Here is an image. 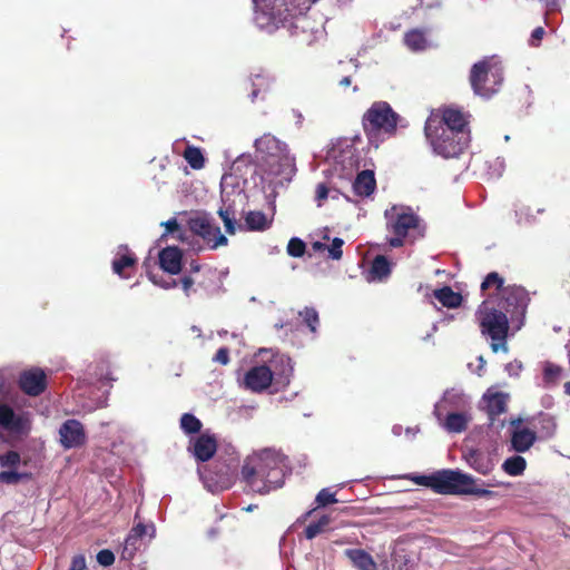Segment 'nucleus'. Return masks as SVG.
<instances>
[{
	"instance_id": "obj_1",
	"label": "nucleus",
	"mask_w": 570,
	"mask_h": 570,
	"mask_svg": "<svg viewBox=\"0 0 570 570\" xmlns=\"http://www.w3.org/2000/svg\"><path fill=\"white\" fill-rule=\"evenodd\" d=\"M288 468L286 455L263 449L246 456L240 478L247 491L265 495L283 487Z\"/></svg>"
},
{
	"instance_id": "obj_2",
	"label": "nucleus",
	"mask_w": 570,
	"mask_h": 570,
	"mask_svg": "<svg viewBox=\"0 0 570 570\" xmlns=\"http://www.w3.org/2000/svg\"><path fill=\"white\" fill-rule=\"evenodd\" d=\"M255 148L267 175L289 180L296 173L295 158L291 156L287 145L275 136L264 134L255 140Z\"/></svg>"
},
{
	"instance_id": "obj_3",
	"label": "nucleus",
	"mask_w": 570,
	"mask_h": 570,
	"mask_svg": "<svg viewBox=\"0 0 570 570\" xmlns=\"http://www.w3.org/2000/svg\"><path fill=\"white\" fill-rule=\"evenodd\" d=\"M400 115L386 101H374L362 117V127L371 144L382 142L396 134Z\"/></svg>"
},
{
	"instance_id": "obj_4",
	"label": "nucleus",
	"mask_w": 570,
	"mask_h": 570,
	"mask_svg": "<svg viewBox=\"0 0 570 570\" xmlns=\"http://www.w3.org/2000/svg\"><path fill=\"white\" fill-rule=\"evenodd\" d=\"M424 131L433 150L444 158L459 157L469 141V132H455L448 128L443 129L440 120L436 118L426 119Z\"/></svg>"
},
{
	"instance_id": "obj_5",
	"label": "nucleus",
	"mask_w": 570,
	"mask_h": 570,
	"mask_svg": "<svg viewBox=\"0 0 570 570\" xmlns=\"http://www.w3.org/2000/svg\"><path fill=\"white\" fill-rule=\"evenodd\" d=\"M478 315L481 333L492 340V351L494 353H498L499 350L507 352V337L511 321L507 313L490 307L487 302H483L478 309Z\"/></svg>"
},
{
	"instance_id": "obj_6",
	"label": "nucleus",
	"mask_w": 570,
	"mask_h": 570,
	"mask_svg": "<svg viewBox=\"0 0 570 570\" xmlns=\"http://www.w3.org/2000/svg\"><path fill=\"white\" fill-rule=\"evenodd\" d=\"M412 480L415 484L430 488L440 494H463L471 491L466 488L471 484V476L453 470H442L430 475H415Z\"/></svg>"
},
{
	"instance_id": "obj_7",
	"label": "nucleus",
	"mask_w": 570,
	"mask_h": 570,
	"mask_svg": "<svg viewBox=\"0 0 570 570\" xmlns=\"http://www.w3.org/2000/svg\"><path fill=\"white\" fill-rule=\"evenodd\" d=\"M503 82L502 68L484 59L474 63L470 71V83L475 95L490 98L500 90Z\"/></svg>"
},
{
	"instance_id": "obj_8",
	"label": "nucleus",
	"mask_w": 570,
	"mask_h": 570,
	"mask_svg": "<svg viewBox=\"0 0 570 570\" xmlns=\"http://www.w3.org/2000/svg\"><path fill=\"white\" fill-rule=\"evenodd\" d=\"M386 230L392 236L387 238V244L392 248L402 247L411 230L420 225V217L410 207L393 206L385 212Z\"/></svg>"
},
{
	"instance_id": "obj_9",
	"label": "nucleus",
	"mask_w": 570,
	"mask_h": 570,
	"mask_svg": "<svg viewBox=\"0 0 570 570\" xmlns=\"http://www.w3.org/2000/svg\"><path fill=\"white\" fill-rule=\"evenodd\" d=\"M297 6L291 0H264L255 13V21L262 29L292 26L297 13Z\"/></svg>"
},
{
	"instance_id": "obj_10",
	"label": "nucleus",
	"mask_w": 570,
	"mask_h": 570,
	"mask_svg": "<svg viewBox=\"0 0 570 570\" xmlns=\"http://www.w3.org/2000/svg\"><path fill=\"white\" fill-rule=\"evenodd\" d=\"M530 302L529 293L522 286L509 285L498 294V309L503 311L511 322H518V328L523 324Z\"/></svg>"
},
{
	"instance_id": "obj_11",
	"label": "nucleus",
	"mask_w": 570,
	"mask_h": 570,
	"mask_svg": "<svg viewBox=\"0 0 570 570\" xmlns=\"http://www.w3.org/2000/svg\"><path fill=\"white\" fill-rule=\"evenodd\" d=\"M187 227L193 237L202 238L203 242L210 249H217L220 246H226L228 239L222 234L220 227L214 224L205 213H197L187 219Z\"/></svg>"
},
{
	"instance_id": "obj_12",
	"label": "nucleus",
	"mask_w": 570,
	"mask_h": 570,
	"mask_svg": "<svg viewBox=\"0 0 570 570\" xmlns=\"http://www.w3.org/2000/svg\"><path fill=\"white\" fill-rule=\"evenodd\" d=\"M21 463V455L16 450H7L0 452V483L7 485H16L23 481L32 480L31 472H19L18 468Z\"/></svg>"
},
{
	"instance_id": "obj_13",
	"label": "nucleus",
	"mask_w": 570,
	"mask_h": 570,
	"mask_svg": "<svg viewBox=\"0 0 570 570\" xmlns=\"http://www.w3.org/2000/svg\"><path fill=\"white\" fill-rule=\"evenodd\" d=\"M0 428L9 432L12 436L22 439L31 431V420L28 413H16L10 405L1 403Z\"/></svg>"
},
{
	"instance_id": "obj_14",
	"label": "nucleus",
	"mask_w": 570,
	"mask_h": 570,
	"mask_svg": "<svg viewBox=\"0 0 570 570\" xmlns=\"http://www.w3.org/2000/svg\"><path fill=\"white\" fill-rule=\"evenodd\" d=\"M19 389L29 396H39L47 389V375L40 367H32L20 373Z\"/></svg>"
},
{
	"instance_id": "obj_15",
	"label": "nucleus",
	"mask_w": 570,
	"mask_h": 570,
	"mask_svg": "<svg viewBox=\"0 0 570 570\" xmlns=\"http://www.w3.org/2000/svg\"><path fill=\"white\" fill-rule=\"evenodd\" d=\"M59 435L65 449L80 448L86 443L83 425L75 419H69L61 424Z\"/></svg>"
},
{
	"instance_id": "obj_16",
	"label": "nucleus",
	"mask_w": 570,
	"mask_h": 570,
	"mask_svg": "<svg viewBox=\"0 0 570 570\" xmlns=\"http://www.w3.org/2000/svg\"><path fill=\"white\" fill-rule=\"evenodd\" d=\"M429 118H436L443 129L448 128L455 132H468V116L460 109L446 107Z\"/></svg>"
},
{
	"instance_id": "obj_17",
	"label": "nucleus",
	"mask_w": 570,
	"mask_h": 570,
	"mask_svg": "<svg viewBox=\"0 0 570 570\" xmlns=\"http://www.w3.org/2000/svg\"><path fill=\"white\" fill-rule=\"evenodd\" d=\"M273 382V372L267 365L250 367L244 376V385L247 390L261 393L268 389Z\"/></svg>"
},
{
	"instance_id": "obj_18",
	"label": "nucleus",
	"mask_w": 570,
	"mask_h": 570,
	"mask_svg": "<svg viewBox=\"0 0 570 570\" xmlns=\"http://www.w3.org/2000/svg\"><path fill=\"white\" fill-rule=\"evenodd\" d=\"M158 261L164 272L177 275L183 268V252L177 246H167L159 252Z\"/></svg>"
},
{
	"instance_id": "obj_19",
	"label": "nucleus",
	"mask_w": 570,
	"mask_h": 570,
	"mask_svg": "<svg viewBox=\"0 0 570 570\" xmlns=\"http://www.w3.org/2000/svg\"><path fill=\"white\" fill-rule=\"evenodd\" d=\"M191 451L197 461H209L217 451V440L214 435L203 433L194 439Z\"/></svg>"
},
{
	"instance_id": "obj_20",
	"label": "nucleus",
	"mask_w": 570,
	"mask_h": 570,
	"mask_svg": "<svg viewBox=\"0 0 570 570\" xmlns=\"http://www.w3.org/2000/svg\"><path fill=\"white\" fill-rule=\"evenodd\" d=\"M376 188V179L373 170L360 171L353 183V190L360 197L371 196Z\"/></svg>"
},
{
	"instance_id": "obj_21",
	"label": "nucleus",
	"mask_w": 570,
	"mask_h": 570,
	"mask_svg": "<svg viewBox=\"0 0 570 570\" xmlns=\"http://www.w3.org/2000/svg\"><path fill=\"white\" fill-rule=\"evenodd\" d=\"M483 400L491 422L500 414L507 412V394L502 392L489 393L483 396Z\"/></svg>"
},
{
	"instance_id": "obj_22",
	"label": "nucleus",
	"mask_w": 570,
	"mask_h": 570,
	"mask_svg": "<svg viewBox=\"0 0 570 570\" xmlns=\"http://www.w3.org/2000/svg\"><path fill=\"white\" fill-rule=\"evenodd\" d=\"M537 440V432L528 428L517 429L512 432L511 444L514 451L523 453L528 451Z\"/></svg>"
},
{
	"instance_id": "obj_23",
	"label": "nucleus",
	"mask_w": 570,
	"mask_h": 570,
	"mask_svg": "<svg viewBox=\"0 0 570 570\" xmlns=\"http://www.w3.org/2000/svg\"><path fill=\"white\" fill-rule=\"evenodd\" d=\"M344 554L350 559L353 567L358 570H376L377 566L373 557L364 549H346Z\"/></svg>"
},
{
	"instance_id": "obj_24",
	"label": "nucleus",
	"mask_w": 570,
	"mask_h": 570,
	"mask_svg": "<svg viewBox=\"0 0 570 570\" xmlns=\"http://www.w3.org/2000/svg\"><path fill=\"white\" fill-rule=\"evenodd\" d=\"M433 297L448 308H456L462 304L463 301L462 295L458 292H454L450 286H443L441 288L434 289Z\"/></svg>"
},
{
	"instance_id": "obj_25",
	"label": "nucleus",
	"mask_w": 570,
	"mask_h": 570,
	"mask_svg": "<svg viewBox=\"0 0 570 570\" xmlns=\"http://www.w3.org/2000/svg\"><path fill=\"white\" fill-rule=\"evenodd\" d=\"M530 423L538 430L541 439H549L556 432L557 424L550 414L540 413L538 416L533 417Z\"/></svg>"
},
{
	"instance_id": "obj_26",
	"label": "nucleus",
	"mask_w": 570,
	"mask_h": 570,
	"mask_svg": "<svg viewBox=\"0 0 570 570\" xmlns=\"http://www.w3.org/2000/svg\"><path fill=\"white\" fill-rule=\"evenodd\" d=\"M404 43L412 51H421L426 49L428 39L425 31L422 29H411L404 35Z\"/></svg>"
},
{
	"instance_id": "obj_27",
	"label": "nucleus",
	"mask_w": 570,
	"mask_h": 570,
	"mask_svg": "<svg viewBox=\"0 0 570 570\" xmlns=\"http://www.w3.org/2000/svg\"><path fill=\"white\" fill-rule=\"evenodd\" d=\"M469 420L463 412H452L446 415L444 426L449 432L461 433L466 430Z\"/></svg>"
},
{
	"instance_id": "obj_28",
	"label": "nucleus",
	"mask_w": 570,
	"mask_h": 570,
	"mask_svg": "<svg viewBox=\"0 0 570 570\" xmlns=\"http://www.w3.org/2000/svg\"><path fill=\"white\" fill-rule=\"evenodd\" d=\"M371 275L373 279L382 281L391 274V263L384 255H377L371 265Z\"/></svg>"
},
{
	"instance_id": "obj_29",
	"label": "nucleus",
	"mask_w": 570,
	"mask_h": 570,
	"mask_svg": "<svg viewBox=\"0 0 570 570\" xmlns=\"http://www.w3.org/2000/svg\"><path fill=\"white\" fill-rule=\"evenodd\" d=\"M245 223L249 230L263 232L271 226V222L267 219L266 215L259 210H252L247 213Z\"/></svg>"
},
{
	"instance_id": "obj_30",
	"label": "nucleus",
	"mask_w": 570,
	"mask_h": 570,
	"mask_svg": "<svg viewBox=\"0 0 570 570\" xmlns=\"http://www.w3.org/2000/svg\"><path fill=\"white\" fill-rule=\"evenodd\" d=\"M273 81L269 77L265 75H255L252 78V100L254 101L257 99L261 94L265 95L266 92L271 91Z\"/></svg>"
},
{
	"instance_id": "obj_31",
	"label": "nucleus",
	"mask_w": 570,
	"mask_h": 570,
	"mask_svg": "<svg viewBox=\"0 0 570 570\" xmlns=\"http://www.w3.org/2000/svg\"><path fill=\"white\" fill-rule=\"evenodd\" d=\"M183 157L193 169H202L205 166V158L200 148L187 146L183 153Z\"/></svg>"
},
{
	"instance_id": "obj_32",
	"label": "nucleus",
	"mask_w": 570,
	"mask_h": 570,
	"mask_svg": "<svg viewBox=\"0 0 570 570\" xmlns=\"http://www.w3.org/2000/svg\"><path fill=\"white\" fill-rule=\"evenodd\" d=\"M331 523L330 515H322L316 522L309 523L305 530V538L308 540L314 539L318 534L323 533Z\"/></svg>"
},
{
	"instance_id": "obj_33",
	"label": "nucleus",
	"mask_w": 570,
	"mask_h": 570,
	"mask_svg": "<svg viewBox=\"0 0 570 570\" xmlns=\"http://www.w3.org/2000/svg\"><path fill=\"white\" fill-rule=\"evenodd\" d=\"M502 466L508 474L517 476L523 473L527 462L524 458L515 455L507 459Z\"/></svg>"
},
{
	"instance_id": "obj_34",
	"label": "nucleus",
	"mask_w": 570,
	"mask_h": 570,
	"mask_svg": "<svg viewBox=\"0 0 570 570\" xmlns=\"http://www.w3.org/2000/svg\"><path fill=\"white\" fill-rule=\"evenodd\" d=\"M202 422L191 413H184L180 417V429L186 434H196L202 430Z\"/></svg>"
},
{
	"instance_id": "obj_35",
	"label": "nucleus",
	"mask_w": 570,
	"mask_h": 570,
	"mask_svg": "<svg viewBox=\"0 0 570 570\" xmlns=\"http://www.w3.org/2000/svg\"><path fill=\"white\" fill-rule=\"evenodd\" d=\"M563 370L561 366L551 363L546 362L543 367V382L546 385H556L562 374Z\"/></svg>"
},
{
	"instance_id": "obj_36",
	"label": "nucleus",
	"mask_w": 570,
	"mask_h": 570,
	"mask_svg": "<svg viewBox=\"0 0 570 570\" xmlns=\"http://www.w3.org/2000/svg\"><path fill=\"white\" fill-rule=\"evenodd\" d=\"M299 316L303 318L304 324L309 328L312 333H316L317 326L320 325L318 313L314 307H305L299 312Z\"/></svg>"
},
{
	"instance_id": "obj_37",
	"label": "nucleus",
	"mask_w": 570,
	"mask_h": 570,
	"mask_svg": "<svg viewBox=\"0 0 570 570\" xmlns=\"http://www.w3.org/2000/svg\"><path fill=\"white\" fill-rule=\"evenodd\" d=\"M469 461L473 469L482 474H488L492 469L491 462L476 451L470 454Z\"/></svg>"
},
{
	"instance_id": "obj_38",
	"label": "nucleus",
	"mask_w": 570,
	"mask_h": 570,
	"mask_svg": "<svg viewBox=\"0 0 570 570\" xmlns=\"http://www.w3.org/2000/svg\"><path fill=\"white\" fill-rule=\"evenodd\" d=\"M503 284L504 279L497 272H491L483 279L481 284V291L485 292L490 287L494 286L499 291V293H501V289L505 287L503 286Z\"/></svg>"
},
{
	"instance_id": "obj_39",
	"label": "nucleus",
	"mask_w": 570,
	"mask_h": 570,
	"mask_svg": "<svg viewBox=\"0 0 570 570\" xmlns=\"http://www.w3.org/2000/svg\"><path fill=\"white\" fill-rule=\"evenodd\" d=\"M136 264V258L130 255H122L112 262V271L119 276H124V269Z\"/></svg>"
},
{
	"instance_id": "obj_40",
	"label": "nucleus",
	"mask_w": 570,
	"mask_h": 570,
	"mask_svg": "<svg viewBox=\"0 0 570 570\" xmlns=\"http://www.w3.org/2000/svg\"><path fill=\"white\" fill-rule=\"evenodd\" d=\"M286 249L289 256L298 258L305 254L306 244L298 237H292Z\"/></svg>"
},
{
	"instance_id": "obj_41",
	"label": "nucleus",
	"mask_w": 570,
	"mask_h": 570,
	"mask_svg": "<svg viewBox=\"0 0 570 570\" xmlns=\"http://www.w3.org/2000/svg\"><path fill=\"white\" fill-rule=\"evenodd\" d=\"M335 495H336V493L331 492L328 488L322 489L315 498V502L317 504L316 508H322V507H326L328 504L336 503L337 499Z\"/></svg>"
},
{
	"instance_id": "obj_42",
	"label": "nucleus",
	"mask_w": 570,
	"mask_h": 570,
	"mask_svg": "<svg viewBox=\"0 0 570 570\" xmlns=\"http://www.w3.org/2000/svg\"><path fill=\"white\" fill-rule=\"evenodd\" d=\"M177 233V239L180 240L183 244H187L195 252H202L204 249V246L200 245L199 240L194 239L193 234H188L186 230H183L179 228Z\"/></svg>"
},
{
	"instance_id": "obj_43",
	"label": "nucleus",
	"mask_w": 570,
	"mask_h": 570,
	"mask_svg": "<svg viewBox=\"0 0 570 570\" xmlns=\"http://www.w3.org/2000/svg\"><path fill=\"white\" fill-rule=\"evenodd\" d=\"M218 214H219V217L222 218V220L224 223L226 232L229 235H234L235 232H236V220H235V218L230 215V213L228 210L219 209Z\"/></svg>"
},
{
	"instance_id": "obj_44",
	"label": "nucleus",
	"mask_w": 570,
	"mask_h": 570,
	"mask_svg": "<svg viewBox=\"0 0 570 570\" xmlns=\"http://www.w3.org/2000/svg\"><path fill=\"white\" fill-rule=\"evenodd\" d=\"M344 245V240L340 237H335L332 240V244L330 247H326L328 249L330 257L332 259H341L343 255L342 246Z\"/></svg>"
},
{
	"instance_id": "obj_45",
	"label": "nucleus",
	"mask_w": 570,
	"mask_h": 570,
	"mask_svg": "<svg viewBox=\"0 0 570 570\" xmlns=\"http://www.w3.org/2000/svg\"><path fill=\"white\" fill-rule=\"evenodd\" d=\"M97 562L102 567H110L115 562V554L109 549H102L97 553Z\"/></svg>"
},
{
	"instance_id": "obj_46",
	"label": "nucleus",
	"mask_w": 570,
	"mask_h": 570,
	"mask_svg": "<svg viewBox=\"0 0 570 570\" xmlns=\"http://www.w3.org/2000/svg\"><path fill=\"white\" fill-rule=\"evenodd\" d=\"M328 193L330 189L324 183H321L316 186L315 200L317 202L318 207H321L327 199Z\"/></svg>"
},
{
	"instance_id": "obj_47",
	"label": "nucleus",
	"mask_w": 570,
	"mask_h": 570,
	"mask_svg": "<svg viewBox=\"0 0 570 570\" xmlns=\"http://www.w3.org/2000/svg\"><path fill=\"white\" fill-rule=\"evenodd\" d=\"M161 226L166 228V233L161 235L160 240L165 239L168 234H174L178 232L180 228L176 218H170L167 222L161 223Z\"/></svg>"
},
{
	"instance_id": "obj_48",
	"label": "nucleus",
	"mask_w": 570,
	"mask_h": 570,
	"mask_svg": "<svg viewBox=\"0 0 570 570\" xmlns=\"http://www.w3.org/2000/svg\"><path fill=\"white\" fill-rule=\"evenodd\" d=\"M213 361L220 363L223 365H226L229 363V350L227 347H220L216 352L215 356L213 357Z\"/></svg>"
},
{
	"instance_id": "obj_49",
	"label": "nucleus",
	"mask_w": 570,
	"mask_h": 570,
	"mask_svg": "<svg viewBox=\"0 0 570 570\" xmlns=\"http://www.w3.org/2000/svg\"><path fill=\"white\" fill-rule=\"evenodd\" d=\"M466 488L470 489L471 491L464 492L463 494H474L478 497H491L493 494V492L490 490L480 489V488L475 487L474 480L472 478H471V484L466 485Z\"/></svg>"
},
{
	"instance_id": "obj_50",
	"label": "nucleus",
	"mask_w": 570,
	"mask_h": 570,
	"mask_svg": "<svg viewBox=\"0 0 570 570\" xmlns=\"http://www.w3.org/2000/svg\"><path fill=\"white\" fill-rule=\"evenodd\" d=\"M543 36L544 29L542 27H537L531 33L530 46L538 47Z\"/></svg>"
},
{
	"instance_id": "obj_51",
	"label": "nucleus",
	"mask_w": 570,
	"mask_h": 570,
	"mask_svg": "<svg viewBox=\"0 0 570 570\" xmlns=\"http://www.w3.org/2000/svg\"><path fill=\"white\" fill-rule=\"evenodd\" d=\"M86 559L82 554H77L72 558L69 570H85Z\"/></svg>"
},
{
	"instance_id": "obj_52",
	"label": "nucleus",
	"mask_w": 570,
	"mask_h": 570,
	"mask_svg": "<svg viewBox=\"0 0 570 570\" xmlns=\"http://www.w3.org/2000/svg\"><path fill=\"white\" fill-rule=\"evenodd\" d=\"M215 468L218 469L219 481H223L225 478H228L229 466L226 463L216 462Z\"/></svg>"
},
{
	"instance_id": "obj_53",
	"label": "nucleus",
	"mask_w": 570,
	"mask_h": 570,
	"mask_svg": "<svg viewBox=\"0 0 570 570\" xmlns=\"http://www.w3.org/2000/svg\"><path fill=\"white\" fill-rule=\"evenodd\" d=\"M140 540H141L140 538L132 535V532L130 531L125 541V544H126L125 550H127L129 548H132L134 550H136L137 543Z\"/></svg>"
},
{
	"instance_id": "obj_54",
	"label": "nucleus",
	"mask_w": 570,
	"mask_h": 570,
	"mask_svg": "<svg viewBox=\"0 0 570 570\" xmlns=\"http://www.w3.org/2000/svg\"><path fill=\"white\" fill-rule=\"evenodd\" d=\"M180 283H181L183 291L185 292V294L187 296H189V291L195 283L194 279L190 276H185L181 278Z\"/></svg>"
},
{
	"instance_id": "obj_55",
	"label": "nucleus",
	"mask_w": 570,
	"mask_h": 570,
	"mask_svg": "<svg viewBox=\"0 0 570 570\" xmlns=\"http://www.w3.org/2000/svg\"><path fill=\"white\" fill-rule=\"evenodd\" d=\"M130 531L132 535L141 539L147 533V528L144 523H138Z\"/></svg>"
},
{
	"instance_id": "obj_56",
	"label": "nucleus",
	"mask_w": 570,
	"mask_h": 570,
	"mask_svg": "<svg viewBox=\"0 0 570 570\" xmlns=\"http://www.w3.org/2000/svg\"><path fill=\"white\" fill-rule=\"evenodd\" d=\"M540 1L543 2L546 4V7L549 8L550 10H554V8L557 7L556 0H540Z\"/></svg>"
},
{
	"instance_id": "obj_57",
	"label": "nucleus",
	"mask_w": 570,
	"mask_h": 570,
	"mask_svg": "<svg viewBox=\"0 0 570 570\" xmlns=\"http://www.w3.org/2000/svg\"><path fill=\"white\" fill-rule=\"evenodd\" d=\"M312 247L314 250H324V249H326L327 246L324 243L314 242Z\"/></svg>"
},
{
	"instance_id": "obj_58",
	"label": "nucleus",
	"mask_w": 570,
	"mask_h": 570,
	"mask_svg": "<svg viewBox=\"0 0 570 570\" xmlns=\"http://www.w3.org/2000/svg\"><path fill=\"white\" fill-rule=\"evenodd\" d=\"M315 510H316V508H315V509H312V510H309V511H307V512H305L302 517H299V518H298V520H297V521H298V522H305V521H306V520L312 515V513H313Z\"/></svg>"
},
{
	"instance_id": "obj_59",
	"label": "nucleus",
	"mask_w": 570,
	"mask_h": 570,
	"mask_svg": "<svg viewBox=\"0 0 570 570\" xmlns=\"http://www.w3.org/2000/svg\"><path fill=\"white\" fill-rule=\"evenodd\" d=\"M351 83H352V79L350 76L342 78L340 81V85L343 87H348V86H351Z\"/></svg>"
},
{
	"instance_id": "obj_60",
	"label": "nucleus",
	"mask_w": 570,
	"mask_h": 570,
	"mask_svg": "<svg viewBox=\"0 0 570 570\" xmlns=\"http://www.w3.org/2000/svg\"><path fill=\"white\" fill-rule=\"evenodd\" d=\"M190 269H191V272H198L200 269V266L198 264L191 263Z\"/></svg>"
},
{
	"instance_id": "obj_61",
	"label": "nucleus",
	"mask_w": 570,
	"mask_h": 570,
	"mask_svg": "<svg viewBox=\"0 0 570 570\" xmlns=\"http://www.w3.org/2000/svg\"><path fill=\"white\" fill-rule=\"evenodd\" d=\"M564 392H566V394L570 395V382H567L564 384Z\"/></svg>"
},
{
	"instance_id": "obj_62",
	"label": "nucleus",
	"mask_w": 570,
	"mask_h": 570,
	"mask_svg": "<svg viewBox=\"0 0 570 570\" xmlns=\"http://www.w3.org/2000/svg\"><path fill=\"white\" fill-rule=\"evenodd\" d=\"M450 397H451V393L450 392H446L444 397H443V402L444 403H448L450 401Z\"/></svg>"
},
{
	"instance_id": "obj_63",
	"label": "nucleus",
	"mask_w": 570,
	"mask_h": 570,
	"mask_svg": "<svg viewBox=\"0 0 570 570\" xmlns=\"http://www.w3.org/2000/svg\"><path fill=\"white\" fill-rule=\"evenodd\" d=\"M171 286H176V281H173V283H171V284H164V285H163V287H164V288H169V287H171Z\"/></svg>"
},
{
	"instance_id": "obj_64",
	"label": "nucleus",
	"mask_w": 570,
	"mask_h": 570,
	"mask_svg": "<svg viewBox=\"0 0 570 570\" xmlns=\"http://www.w3.org/2000/svg\"><path fill=\"white\" fill-rule=\"evenodd\" d=\"M519 423H521V419H518V420H513V421H511V424H512V425H517V424H519Z\"/></svg>"
}]
</instances>
